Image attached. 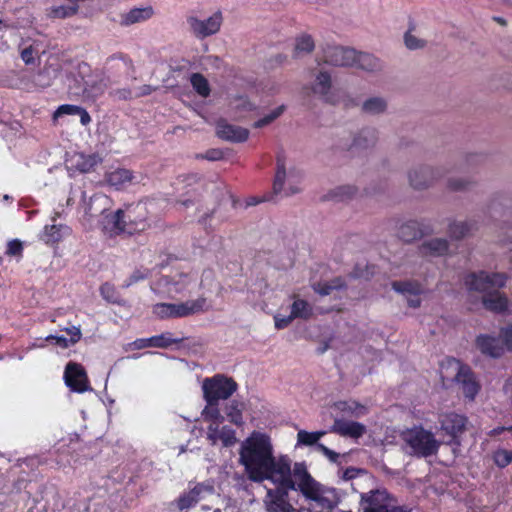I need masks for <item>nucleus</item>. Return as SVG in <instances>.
Instances as JSON below:
<instances>
[{
  "label": "nucleus",
  "mask_w": 512,
  "mask_h": 512,
  "mask_svg": "<svg viewBox=\"0 0 512 512\" xmlns=\"http://www.w3.org/2000/svg\"><path fill=\"white\" fill-rule=\"evenodd\" d=\"M272 484L264 498L267 512H323L338 502L337 492L316 482L303 463L289 468L287 484Z\"/></svg>",
  "instance_id": "f257e3e1"
},
{
  "label": "nucleus",
  "mask_w": 512,
  "mask_h": 512,
  "mask_svg": "<svg viewBox=\"0 0 512 512\" xmlns=\"http://www.w3.org/2000/svg\"><path fill=\"white\" fill-rule=\"evenodd\" d=\"M239 463L249 480L254 482L287 484L292 461L287 455L274 454L271 437L263 432L253 431L240 444Z\"/></svg>",
  "instance_id": "f03ea898"
},
{
  "label": "nucleus",
  "mask_w": 512,
  "mask_h": 512,
  "mask_svg": "<svg viewBox=\"0 0 512 512\" xmlns=\"http://www.w3.org/2000/svg\"><path fill=\"white\" fill-rule=\"evenodd\" d=\"M303 179L304 173L295 162L283 153L278 154L274 191L287 196L297 194L302 190Z\"/></svg>",
  "instance_id": "7ed1b4c3"
},
{
  "label": "nucleus",
  "mask_w": 512,
  "mask_h": 512,
  "mask_svg": "<svg viewBox=\"0 0 512 512\" xmlns=\"http://www.w3.org/2000/svg\"><path fill=\"white\" fill-rule=\"evenodd\" d=\"M201 417L207 423L206 438L211 445L231 447L236 444V432L224 424V417L217 406H205Z\"/></svg>",
  "instance_id": "20e7f679"
},
{
  "label": "nucleus",
  "mask_w": 512,
  "mask_h": 512,
  "mask_svg": "<svg viewBox=\"0 0 512 512\" xmlns=\"http://www.w3.org/2000/svg\"><path fill=\"white\" fill-rule=\"evenodd\" d=\"M440 374L444 380H454L469 400H473L479 392L480 386L470 368L454 358L442 362Z\"/></svg>",
  "instance_id": "39448f33"
},
{
  "label": "nucleus",
  "mask_w": 512,
  "mask_h": 512,
  "mask_svg": "<svg viewBox=\"0 0 512 512\" xmlns=\"http://www.w3.org/2000/svg\"><path fill=\"white\" fill-rule=\"evenodd\" d=\"M401 437L413 455L426 457L434 454L439 447L434 435L422 427L407 429L402 432Z\"/></svg>",
  "instance_id": "423d86ee"
},
{
  "label": "nucleus",
  "mask_w": 512,
  "mask_h": 512,
  "mask_svg": "<svg viewBox=\"0 0 512 512\" xmlns=\"http://www.w3.org/2000/svg\"><path fill=\"white\" fill-rule=\"evenodd\" d=\"M236 390V382L224 375H215L202 382L206 406H217L218 401L228 399Z\"/></svg>",
  "instance_id": "0eeeda50"
},
{
  "label": "nucleus",
  "mask_w": 512,
  "mask_h": 512,
  "mask_svg": "<svg viewBox=\"0 0 512 512\" xmlns=\"http://www.w3.org/2000/svg\"><path fill=\"white\" fill-rule=\"evenodd\" d=\"M209 497H212L217 505L222 501V496L216 491L213 482L206 481L198 483L182 493L174 504L180 511H183L195 506L198 502L206 501Z\"/></svg>",
  "instance_id": "6e6552de"
},
{
  "label": "nucleus",
  "mask_w": 512,
  "mask_h": 512,
  "mask_svg": "<svg viewBox=\"0 0 512 512\" xmlns=\"http://www.w3.org/2000/svg\"><path fill=\"white\" fill-rule=\"evenodd\" d=\"M223 21V13L219 10L205 18L198 15H190L187 18L190 32L198 39H205L217 34L221 30Z\"/></svg>",
  "instance_id": "1a4fd4ad"
},
{
  "label": "nucleus",
  "mask_w": 512,
  "mask_h": 512,
  "mask_svg": "<svg viewBox=\"0 0 512 512\" xmlns=\"http://www.w3.org/2000/svg\"><path fill=\"white\" fill-rule=\"evenodd\" d=\"M195 286V277L193 275L184 272H174L172 275L161 277L152 288L160 294L174 295L190 291Z\"/></svg>",
  "instance_id": "9d476101"
},
{
  "label": "nucleus",
  "mask_w": 512,
  "mask_h": 512,
  "mask_svg": "<svg viewBox=\"0 0 512 512\" xmlns=\"http://www.w3.org/2000/svg\"><path fill=\"white\" fill-rule=\"evenodd\" d=\"M206 307V300L204 298H198L196 300H190L179 304H157L153 307V313L161 318L184 317L203 311Z\"/></svg>",
  "instance_id": "9b49d317"
},
{
  "label": "nucleus",
  "mask_w": 512,
  "mask_h": 512,
  "mask_svg": "<svg viewBox=\"0 0 512 512\" xmlns=\"http://www.w3.org/2000/svg\"><path fill=\"white\" fill-rule=\"evenodd\" d=\"M507 276L503 273L479 272L471 273L465 278V286L470 291L487 292L492 288L503 287L506 283Z\"/></svg>",
  "instance_id": "f8f14e48"
},
{
  "label": "nucleus",
  "mask_w": 512,
  "mask_h": 512,
  "mask_svg": "<svg viewBox=\"0 0 512 512\" xmlns=\"http://www.w3.org/2000/svg\"><path fill=\"white\" fill-rule=\"evenodd\" d=\"M63 379L66 386L72 392L84 393L92 390L87 372L79 363L68 362L64 370Z\"/></svg>",
  "instance_id": "ddd939ff"
},
{
  "label": "nucleus",
  "mask_w": 512,
  "mask_h": 512,
  "mask_svg": "<svg viewBox=\"0 0 512 512\" xmlns=\"http://www.w3.org/2000/svg\"><path fill=\"white\" fill-rule=\"evenodd\" d=\"M443 176L441 167L423 165L409 171V183L416 189H424L432 186Z\"/></svg>",
  "instance_id": "4468645a"
},
{
  "label": "nucleus",
  "mask_w": 512,
  "mask_h": 512,
  "mask_svg": "<svg viewBox=\"0 0 512 512\" xmlns=\"http://www.w3.org/2000/svg\"><path fill=\"white\" fill-rule=\"evenodd\" d=\"M439 423L442 435L447 437L448 441H453L464 432L467 419L463 415L449 412L440 416Z\"/></svg>",
  "instance_id": "2eb2a0df"
},
{
  "label": "nucleus",
  "mask_w": 512,
  "mask_h": 512,
  "mask_svg": "<svg viewBox=\"0 0 512 512\" xmlns=\"http://www.w3.org/2000/svg\"><path fill=\"white\" fill-rule=\"evenodd\" d=\"M357 51L353 48L334 46L325 50V62L335 66H353L356 64Z\"/></svg>",
  "instance_id": "dca6fc26"
},
{
  "label": "nucleus",
  "mask_w": 512,
  "mask_h": 512,
  "mask_svg": "<svg viewBox=\"0 0 512 512\" xmlns=\"http://www.w3.org/2000/svg\"><path fill=\"white\" fill-rule=\"evenodd\" d=\"M386 493L383 491H372L362 496L363 512H408L400 507L389 508L385 504Z\"/></svg>",
  "instance_id": "f3484780"
},
{
  "label": "nucleus",
  "mask_w": 512,
  "mask_h": 512,
  "mask_svg": "<svg viewBox=\"0 0 512 512\" xmlns=\"http://www.w3.org/2000/svg\"><path fill=\"white\" fill-rule=\"evenodd\" d=\"M101 215L100 226L105 234L112 236L125 230L126 222L124 220V211L117 210L116 212H108L104 207L103 210H101Z\"/></svg>",
  "instance_id": "a211bd4d"
},
{
  "label": "nucleus",
  "mask_w": 512,
  "mask_h": 512,
  "mask_svg": "<svg viewBox=\"0 0 512 512\" xmlns=\"http://www.w3.org/2000/svg\"><path fill=\"white\" fill-rule=\"evenodd\" d=\"M69 169L88 173L92 171L98 164L102 162L98 154L86 155L83 153H74L66 160Z\"/></svg>",
  "instance_id": "6ab92c4d"
},
{
  "label": "nucleus",
  "mask_w": 512,
  "mask_h": 512,
  "mask_svg": "<svg viewBox=\"0 0 512 512\" xmlns=\"http://www.w3.org/2000/svg\"><path fill=\"white\" fill-rule=\"evenodd\" d=\"M330 431L344 437L358 439L366 433V427L359 422L336 419Z\"/></svg>",
  "instance_id": "aec40b11"
},
{
  "label": "nucleus",
  "mask_w": 512,
  "mask_h": 512,
  "mask_svg": "<svg viewBox=\"0 0 512 512\" xmlns=\"http://www.w3.org/2000/svg\"><path fill=\"white\" fill-rule=\"evenodd\" d=\"M217 135L227 141L244 142L249 137V131L246 128L220 121L216 127Z\"/></svg>",
  "instance_id": "412c9836"
},
{
  "label": "nucleus",
  "mask_w": 512,
  "mask_h": 512,
  "mask_svg": "<svg viewBox=\"0 0 512 512\" xmlns=\"http://www.w3.org/2000/svg\"><path fill=\"white\" fill-rule=\"evenodd\" d=\"M476 346L481 353L493 358H498L505 354L504 349L500 345V340L491 335L478 336Z\"/></svg>",
  "instance_id": "4be33fe9"
},
{
  "label": "nucleus",
  "mask_w": 512,
  "mask_h": 512,
  "mask_svg": "<svg viewBox=\"0 0 512 512\" xmlns=\"http://www.w3.org/2000/svg\"><path fill=\"white\" fill-rule=\"evenodd\" d=\"M105 180L108 185L115 189H123L134 183L135 176L132 171L118 168L106 174Z\"/></svg>",
  "instance_id": "5701e85b"
},
{
  "label": "nucleus",
  "mask_w": 512,
  "mask_h": 512,
  "mask_svg": "<svg viewBox=\"0 0 512 512\" xmlns=\"http://www.w3.org/2000/svg\"><path fill=\"white\" fill-rule=\"evenodd\" d=\"M71 234V229L67 225L63 224H53L50 226H45L43 232L41 233V240L46 244H57L65 237Z\"/></svg>",
  "instance_id": "b1692460"
},
{
  "label": "nucleus",
  "mask_w": 512,
  "mask_h": 512,
  "mask_svg": "<svg viewBox=\"0 0 512 512\" xmlns=\"http://www.w3.org/2000/svg\"><path fill=\"white\" fill-rule=\"evenodd\" d=\"M154 14L151 6L136 7L121 15L123 25H133L150 19Z\"/></svg>",
  "instance_id": "393cba45"
},
{
  "label": "nucleus",
  "mask_w": 512,
  "mask_h": 512,
  "mask_svg": "<svg viewBox=\"0 0 512 512\" xmlns=\"http://www.w3.org/2000/svg\"><path fill=\"white\" fill-rule=\"evenodd\" d=\"M65 115H78L82 125L86 126L91 122L89 113L82 107L71 104H64L57 108L53 114V120L56 121Z\"/></svg>",
  "instance_id": "a878e982"
},
{
  "label": "nucleus",
  "mask_w": 512,
  "mask_h": 512,
  "mask_svg": "<svg viewBox=\"0 0 512 512\" xmlns=\"http://www.w3.org/2000/svg\"><path fill=\"white\" fill-rule=\"evenodd\" d=\"M485 308L494 312H508L511 306L510 300L499 292L483 297Z\"/></svg>",
  "instance_id": "bb28decb"
},
{
  "label": "nucleus",
  "mask_w": 512,
  "mask_h": 512,
  "mask_svg": "<svg viewBox=\"0 0 512 512\" xmlns=\"http://www.w3.org/2000/svg\"><path fill=\"white\" fill-rule=\"evenodd\" d=\"M108 87V81L102 76L89 77L85 81L83 93L88 98H97L102 95Z\"/></svg>",
  "instance_id": "cd10ccee"
},
{
  "label": "nucleus",
  "mask_w": 512,
  "mask_h": 512,
  "mask_svg": "<svg viewBox=\"0 0 512 512\" xmlns=\"http://www.w3.org/2000/svg\"><path fill=\"white\" fill-rule=\"evenodd\" d=\"M393 288L397 292L408 293L411 295V297L407 299L409 306L418 307L420 305V299L417 296V294L421 291L419 284L411 282H394Z\"/></svg>",
  "instance_id": "c85d7f7f"
},
{
  "label": "nucleus",
  "mask_w": 512,
  "mask_h": 512,
  "mask_svg": "<svg viewBox=\"0 0 512 512\" xmlns=\"http://www.w3.org/2000/svg\"><path fill=\"white\" fill-rule=\"evenodd\" d=\"M354 66L364 71L376 72L381 70L382 63L371 54L357 52L356 64Z\"/></svg>",
  "instance_id": "c756f323"
},
{
  "label": "nucleus",
  "mask_w": 512,
  "mask_h": 512,
  "mask_svg": "<svg viewBox=\"0 0 512 512\" xmlns=\"http://www.w3.org/2000/svg\"><path fill=\"white\" fill-rule=\"evenodd\" d=\"M245 410V404L239 400L230 401L226 408L225 413L228 417L229 421L236 426H242L244 423L243 420V411Z\"/></svg>",
  "instance_id": "7c9ffc66"
},
{
  "label": "nucleus",
  "mask_w": 512,
  "mask_h": 512,
  "mask_svg": "<svg viewBox=\"0 0 512 512\" xmlns=\"http://www.w3.org/2000/svg\"><path fill=\"white\" fill-rule=\"evenodd\" d=\"M229 105L230 109L238 117H243L256 108V105L252 103L246 96H236L232 98Z\"/></svg>",
  "instance_id": "2f4dec72"
},
{
  "label": "nucleus",
  "mask_w": 512,
  "mask_h": 512,
  "mask_svg": "<svg viewBox=\"0 0 512 512\" xmlns=\"http://www.w3.org/2000/svg\"><path fill=\"white\" fill-rule=\"evenodd\" d=\"M422 251L426 255L440 256L448 251V243L440 238L430 239L423 243Z\"/></svg>",
  "instance_id": "473e14b6"
},
{
  "label": "nucleus",
  "mask_w": 512,
  "mask_h": 512,
  "mask_svg": "<svg viewBox=\"0 0 512 512\" xmlns=\"http://www.w3.org/2000/svg\"><path fill=\"white\" fill-rule=\"evenodd\" d=\"M171 343V339L165 335H158L150 338L137 339L132 345L136 349H143L147 347H167Z\"/></svg>",
  "instance_id": "72a5a7b5"
},
{
  "label": "nucleus",
  "mask_w": 512,
  "mask_h": 512,
  "mask_svg": "<svg viewBox=\"0 0 512 512\" xmlns=\"http://www.w3.org/2000/svg\"><path fill=\"white\" fill-rule=\"evenodd\" d=\"M387 102L382 97H371L362 103V111L370 115H378L385 112Z\"/></svg>",
  "instance_id": "f704fd0d"
},
{
  "label": "nucleus",
  "mask_w": 512,
  "mask_h": 512,
  "mask_svg": "<svg viewBox=\"0 0 512 512\" xmlns=\"http://www.w3.org/2000/svg\"><path fill=\"white\" fill-rule=\"evenodd\" d=\"M336 408L341 412L354 417H362L367 414L368 408L355 401H344L335 404Z\"/></svg>",
  "instance_id": "c9c22d12"
},
{
  "label": "nucleus",
  "mask_w": 512,
  "mask_h": 512,
  "mask_svg": "<svg viewBox=\"0 0 512 512\" xmlns=\"http://www.w3.org/2000/svg\"><path fill=\"white\" fill-rule=\"evenodd\" d=\"M291 313L295 319H308L313 314V308L307 301L297 298L291 305Z\"/></svg>",
  "instance_id": "e433bc0d"
},
{
  "label": "nucleus",
  "mask_w": 512,
  "mask_h": 512,
  "mask_svg": "<svg viewBox=\"0 0 512 512\" xmlns=\"http://www.w3.org/2000/svg\"><path fill=\"white\" fill-rule=\"evenodd\" d=\"M496 339L500 340V345L505 353L512 352V322H507L500 327Z\"/></svg>",
  "instance_id": "4c0bfd02"
},
{
  "label": "nucleus",
  "mask_w": 512,
  "mask_h": 512,
  "mask_svg": "<svg viewBox=\"0 0 512 512\" xmlns=\"http://www.w3.org/2000/svg\"><path fill=\"white\" fill-rule=\"evenodd\" d=\"M190 83L193 89L201 96L207 97L210 94V86L207 79L199 74L194 73L190 77Z\"/></svg>",
  "instance_id": "58836bf2"
},
{
  "label": "nucleus",
  "mask_w": 512,
  "mask_h": 512,
  "mask_svg": "<svg viewBox=\"0 0 512 512\" xmlns=\"http://www.w3.org/2000/svg\"><path fill=\"white\" fill-rule=\"evenodd\" d=\"M315 47L314 41L310 35L302 34L295 40L294 52L296 55L310 53Z\"/></svg>",
  "instance_id": "ea45409f"
},
{
  "label": "nucleus",
  "mask_w": 512,
  "mask_h": 512,
  "mask_svg": "<svg viewBox=\"0 0 512 512\" xmlns=\"http://www.w3.org/2000/svg\"><path fill=\"white\" fill-rule=\"evenodd\" d=\"M331 88V78L327 73L321 72L317 75L315 82L312 86L314 93L321 96L327 95Z\"/></svg>",
  "instance_id": "a19ab883"
},
{
  "label": "nucleus",
  "mask_w": 512,
  "mask_h": 512,
  "mask_svg": "<svg viewBox=\"0 0 512 512\" xmlns=\"http://www.w3.org/2000/svg\"><path fill=\"white\" fill-rule=\"evenodd\" d=\"M325 433H326L325 431L308 432L305 430H300L297 433V444L298 445H306V446L313 445V444L317 443V441L321 437H323L325 435Z\"/></svg>",
  "instance_id": "79ce46f5"
},
{
  "label": "nucleus",
  "mask_w": 512,
  "mask_h": 512,
  "mask_svg": "<svg viewBox=\"0 0 512 512\" xmlns=\"http://www.w3.org/2000/svg\"><path fill=\"white\" fill-rule=\"evenodd\" d=\"M284 111H285V106L284 105H280V106L274 108L270 113L265 115L263 118H261L258 121H256L254 123V126L256 128H262V127L270 124L274 120H276L278 117H280L283 114Z\"/></svg>",
  "instance_id": "37998d69"
},
{
  "label": "nucleus",
  "mask_w": 512,
  "mask_h": 512,
  "mask_svg": "<svg viewBox=\"0 0 512 512\" xmlns=\"http://www.w3.org/2000/svg\"><path fill=\"white\" fill-rule=\"evenodd\" d=\"M342 286V281L340 279H336L331 283H318L314 286V290L320 295H330L334 290H338Z\"/></svg>",
  "instance_id": "c03bdc74"
},
{
  "label": "nucleus",
  "mask_w": 512,
  "mask_h": 512,
  "mask_svg": "<svg viewBox=\"0 0 512 512\" xmlns=\"http://www.w3.org/2000/svg\"><path fill=\"white\" fill-rule=\"evenodd\" d=\"M493 460L498 467L504 468L512 462V451L499 449L494 452Z\"/></svg>",
  "instance_id": "a18cd8bd"
},
{
  "label": "nucleus",
  "mask_w": 512,
  "mask_h": 512,
  "mask_svg": "<svg viewBox=\"0 0 512 512\" xmlns=\"http://www.w3.org/2000/svg\"><path fill=\"white\" fill-rule=\"evenodd\" d=\"M38 53V49L33 44H31L28 47L21 49L20 57L26 65H31L36 62Z\"/></svg>",
  "instance_id": "49530a36"
},
{
  "label": "nucleus",
  "mask_w": 512,
  "mask_h": 512,
  "mask_svg": "<svg viewBox=\"0 0 512 512\" xmlns=\"http://www.w3.org/2000/svg\"><path fill=\"white\" fill-rule=\"evenodd\" d=\"M405 45L410 50L420 49L425 46V40L421 39L412 32H407L404 37Z\"/></svg>",
  "instance_id": "de8ad7c7"
},
{
  "label": "nucleus",
  "mask_w": 512,
  "mask_h": 512,
  "mask_svg": "<svg viewBox=\"0 0 512 512\" xmlns=\"http://www.w3.org/2000/svg\"><path fill=\"white\" fill-rule=\"evenodd\" d=\"M469 227L464 222H455L450 225V234L455 238H461L467 234Z\"/></svg>",
  "instance_id": "09e8293b"
},
{
  "label": "nucleus",
  "mask_w": 512,
  "mask_h": 512,
  "mask_svg": "<svg viewBox=\"0 0 512 512\" xmlns=\"http://www.w3.org/2000/svg\"><path fill=\"white\" fill-rule=\"evenodd\" d=\"M294 316L292 315V313H290V315H281V314H276L274 316V323H275V327L280 330V329H284L286 327H288L292 321L294 320Z\"/></svg>",
  "instance_id": "8fccbe9b"
},
{
  "label": "nucleus",
  "mask_w": 512,
  "mask_h": 512,
  "mask_svg": "<svg viewBox=\"0 0 512 512\" xmlns=\"http://www.w3.org/2000/svg\"><path fill=\"white\" fill-rule=\"evenodd\" d=\"M69 335V342L73 345L80 341L82 337V332L79 326H71L62 329Z\"/></svg>",
  "instance_id": "3c124183"
},
{
  "label": "nucleus",
  "mask_w": 512,
  "mask_h": 512,
  "mask_svg": "<svg viewBox=\"0 0 512 512\" xmlns=\"http://www.w3.org/2000/svg\"><path fill=\"white\" fill-rule=\"evenodd\" d=\"M207 500H210L211 505L203 503L200 506V511L201 512H210V511H212V512H222L221 506L225 503V499L223 497H222V501L219 502L218 505L216 504V502L213 500L212 497H209Z\"/></svg>",
  "instance_id": "603ef678"
},
{
  "label": "nucleus",
  "mask_w": 512,
  "mask_h": 512,
  "mask_svg": "<svg viewBox=\"0 0 512 512\" xmlns=\"http://www.w3.org/2000/svg\"><path fill=\"white\" fill-rule=\"evenodd\" d=\"M45 341H51L61 348H68L73 345L71 342H69L68 338L59 335H48L45 338Z\"/></svg>",
  "instance_id": "864d4df0"
},
{
  "label": "nucleus",
  "mask_w": 512,
  "mask_h": 512,
  "mask_svg": "<svg viewBox=\"0 0 512 512\" xmlns=\"http://www.w3.org/2000/svg\"><path fill=\"white\" fill-rule=\"evenodd\" d=\"M100 293L107 301L113 302L115 300L114 287L108 283H105L101 286Z\"/></svg>",
  "instance_id": "5fc2aeb1"
},
{
  "label": "nucleus",
  "mask_w": 512,
  "mask_h": 512,
  "mask_svg": "<svg viewBox=\"0 0 512 512\" xmlns=\"http://www.w3.org/2000/svg\"><path fill=\"white\" fill-rule=\"evenodd\" d=\"M22 252V243L18 240H12L7 245V253L9 255H20Z\"/></svg>",
  "instance_id": "6e6d98bb"
},
{
  "label": "nucleus",
  "mask_w": 512,
  "mask_h": 512,
  "mask_svg": "<svg viewBox=\"0 0 512 512\" xmlns=\"http://www.w3.org/2000/svg\"><path fill=\"white\" fill-rule=\"evenodd\" d=\"M109 203V199L104 195H94L91 198V207L89 208V213L93 215V207L92 205L98 206H106Z\"/></svg>",
  "instance_id": "4d7b16f0"
},
{
  "label": "nucleus",
  "mask_w": 512,
  "mask_h": 512,
  "mask_svg": "<svg viewBox=\"0 0 512 512\" xmlns=\"http://www.w3.org/2000/svg\"><path fill=\"white\" fill-rule=\"evenodd\" d=\"M448 186L453 190H461L467 186V181L462 178L450 179Z\"/></svg>",
  "instance_id": "13d9d810"
},
{
  "label": "nucleus",
  "mask_w": 512,
  "mask_h": 512,
  "mask_svg": "<svg viewBox=\"0 0 512 512\" xmlns=\"http://www.w3.org/2000/svg\"><path fill=\"white\" fill-rule=\"evenodd\" d=\"M360 473L359 470L357 469H354V468H348L346 469L345 471H343L342 473V479L344 480H351V479H354L355 477H357V475Z\"/></svg>",
  "instance_id": "bf43d9fd"
},
{
  "label": "nucleus",
  "mask_w": 512,
  "mask_h": 512,
  "mask_svg": "<svg viewBox=\"0 0 512 512\" xmlns=\"http://www.w3.org/2000/svg\"><path fill=\"white\" fill-rule=\"evenodd\" d=\"M144 210H145V207H144L143 205H141V204H138V205L134 208V210H133V211H132V210H128V218H129V220H130V221H134V222H136V223L143 221V220H144V218H141V219L133 218V217H132V213H133V212H136V211H137V212H142V211H144Z\"/></svg>",
  "instance_id": "052dcab7"
},
{
  "label": "nucleus",
  "mask_w": 512,
  "mask_h": 512,
  "mask_svg": "<svg viewBox=\"0 0 512 512\" xmlns=\"http://www.w3.org/2000/svg\"><path fill=\"white\" fill-rule=\"evenodd\" d=\"M319 448L322 450V452L329 458L331 459L332 461H335L336 458H337V453H335L334 451L328 449L327 447H325L324 445H319Z\"/></svg>",
  "instance_id": "680f3d73"
},
{
  "label": "nucleus",
  "mask_w": 512,
  "mask_h": 512,
  "mask_svg": "<svg viewBox=\"0 0 512 512\" xmlns=\"http://www.w3.org/2000/svg\"><path fill=\"white\" fill-rule=\"evenodd\" d=\"M146 277V274L142 273V272H139V271H136L132 274L131 276V280L130 282L128 283V285L134 283V282H137L141 279H144Z\"/></svg>",
  "instance_id": "e2e57ef3"
},
{
  "label": "nucleus",
  "mask_w": 512,
  "mask_h": 512,
  "mask_svg": "<svg viewBox=\"0 0 512 512\" xmlns=\"http://www.w3.org/2000/svg\"><path fill=\"white\" fill-rule=\"evenodd\" d=\"M503 390L506 395L512 398V377L505 382Z\"/></svg>",
  "instance_id": "0e129e2a"
},
{
  "label": "nucleus",
  "mask_w": 512,
  "mask_h": 512,
  "mask_svg": "<svg viewBox=\"0 0 512 512\" xmlns=\"http://www.w3.org/2000/svg\"><path fill=\"white\" fill-rule=\"evenodd\" d=\"M504 430H507V428H505V427L496 428V429L491 431V435H498L501 432H503Z\"/></svg>",
  "instance_id": "69168bd1"
},
{
  "label": "nucleus",
  "mask_w": 512,
  "mask_h": 512,
  "mask_svg": "<svg viewBox=\"0 0 512 512\" xmlns=\"http://www.w3.org/2000/svg\"><path fill=\"white\" fill-rule=\"evenodd\" d=\"M10 25L6 23L1 17H0V30L2 29H9Z\"/></svg>",
  "instance_id": "338daca9"
},
{
  "label": "nucleus",
  "mask_w": 512,
  "mask_h": 512,
  "mask_svg": "<svg viewBox=\"0 0 512 512\" xmlns=\"http://www.w3.org/2000/svg\"><path fill=\"white\" fill-rule=\"evenodd\" d=\"M44 347V344H32L31 345V349H34V348H43Z\"/></svg>",
  "instance_id": "774afa93"
}]
</instances>
